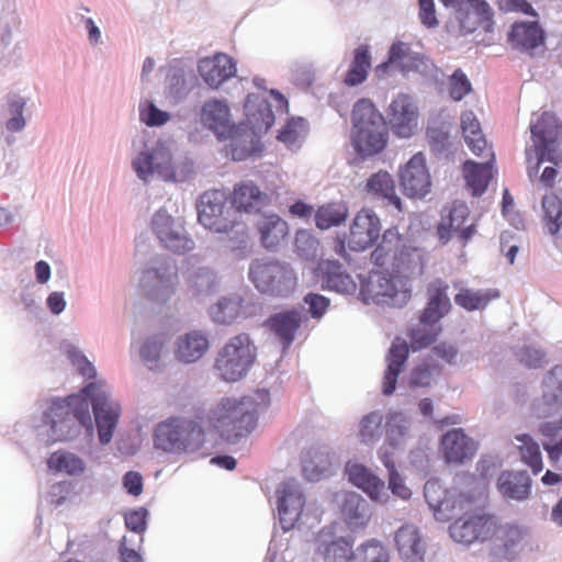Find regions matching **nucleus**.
I'll list each match as a JSON object with an SVG mask.
<instances>
[{
	"mask_svg": "<svg viewBox=\"0 0 562 562\" xmlns=\"http://www.w3.org/2000/svg\"><path fill=\"white\" fill-rule=\"evenodd\" d=\"M516 440L520 442L518 450L524 463L529 465L535 474L542 471V457L539 445L529 435H518Z\"/></svg>",
	"mask_w": 562,
	"mask_h": 562,
	"instance_id": "nucleus-50",
	"label": "nucleus"
},
{
	"mask_svg": "<svg viewBox=\"0 0 562 562\" xmlns=\"http://www.w3.org/2000/svg\"><path fill=\"white\" fill-rule=\"evenodd\" d=\"M440 373V367L435 363L423 362L415 367L409 375V385L414 387L429 386L435 374Z\"/></svg>",
	"mask_w": 562,
	"mask_h": 562,
	"instance_id": "nucleus-56",
	"label": "nucleus"
},
{
	"mask_svg": "<svg viewBox=\"0 0 562 562\" xmlns=\"http://www.w3.org/2000/svg\"><path fill=\"white\" fill-rule=\"evenodd\" d=\"M304 302L308 305V312L314 318H321L329 306V300L317 293H308Z\"/></svg>",
	"mask_w": 562,
	"mask_h": 562,
	"instance_id": "nucleus-60",
	"label": "nucleus"
},
{
	"mask_svg": "<svg viewBox=\"0 0 562 562\" xmlns=\"http://www.w3.org/2000/svg\"><path fill=\"white\" fill-rule=\"evenodd\" d=\"M461 130L468 147L474 155L482 156L484 150H490L480 122L472 111H465L461 114Z\"/></svg>",
	"mask_w": 562,
	"mask_h": 562,
	"instance_id": "nucleus-38",
	"label": "nucleus"
},
{
	"mask_svg": "<svg viewBox=\"0 0 562 562\" xmlns=\"http://www.w3.org/2000/svg\"><path fill=\"white\" fill-rule=\"evenodd\" d=\"M257 358V348L249 335L233 336L217 351L213 368L227 382H236L247 374Z\"/></svg>",
	"mask_w": 562,
	"mask_h": 562,
	"instance_id": "nucleus-6",
	"label": "nucleus"
},
{
	"mask_svg": "<svg viewBox=\"0 0 562 562\" xmlns=\"http://www.w3.org/2000/svg\"><path fill=\"white\" fill-rule=\"evenodd\" d=\"M501 293L497 289H487L474 291L471 289H462L454 296V302L467 311H475L485 308L492 301L498 299Z\"/></svg>",
	"mask_w": 562,
	"mask_h": 562,
	"instance_id": "nucleus-43",
	"label": "nucleus"
},
{
	"mask_svg": "<svg viewBox=\"0 0 562 562\" xmlns=\"http://www.w3.org/2000/svg\"><path fill=\"white\" fill-rule=\"evenodd\" d=\"M456 18L463 34L487 33L494 26L493 10L485 0H472L471 4L456 12Z\"/></svg>",
	"mask_w": 562,
	"mask_h": 562,
	"instance_id": "nucleus-19",
	"label": "nucleus"
},
{
	"mask_svg": "<svg viewBox=\"0 0 562 562\" xmlns=\"http://www.w3.org/2000/svg\"><path fill=\"white\" fill-rule=\"evenodd\" d=\"M496 518L488 514H465L450 525L449 531L456 542L471 544L493 539Z\"/></svg>",
	"mask_w": 562,
	"mask_h": 562,
	"instance_id": "nucleus-13",
	"label": "nucleus"
},
{
	"mask_svg": "<svg viewBox=\"0 0 562 562\" xmlns=\"http://www.w3.org/2000/svg\"><path fill=\"white\" fill-rule=\"evenodd\" d=\"M408 439V420L401 413H393L386 422V443L392 449L405 446Z\"/></svg>",
	"mask_w": 562,
	"mask_h": 562,
	"instance_id": "nucleus-48",
	"label": "nucleus"
},
{
	"mask_svg": "<svg viewBox=\"0 0 562 562\" xmlns=\"http://www.w3.org/2000/svg\"><path fill=\"white\" fill-rule=\"evenodd\" d=\"M169 114L156 108L154 103H148L146 109H140V120L148 126H158L165 124Z\"/></svg>",
	"mask_w": 562,
	"mask_h": 562,
	"instance_id": "nucleus-61",
	"label": "nucleus"
},
{
	"mask_svg": "<svg viewBox=\"0 0 562 562\" xmlns=\"http://www.w3.org/2000/svg\"><path fill=\"white\" fill-rule=\"evenodd\" d=\"M364 189L374 198L387 200L398 211H402V200L396 194L394 179L387 171L380 170L373 173L367 180Z\"/></svg>",
	"mask_w": 562,
	"mask_h": 562,
	"instance_id": "nucleus-37",
	"label": "nucleus"
},
{
	"mask_svg": "<svg viewBox=\"0 0 562 562\" xmlns=\"http://www.w3.org/2000/svg\"><path fill=\"white\" fill-rule=\"evenodd\" d=\"M395 544L405 562H424L425 546L417 527L402 526L395 533Z\"/></svg>",
	"mask_w": 562,
	"mask_h": 562,
	"instance_id": "nucleus-30",
	"label": "nucleus"
},
{
	"mask_svg": "<svg viewBox=\"0 0 562 562\" xmlns=\"http://www.w3.org/2000/svg\"><path fill=\"white\" fill-rule=\"evenodd\" d=\"M425 269L424 254L418 248L402 251L398 258L400 274L372 272L360 286V296L366 304L401 305L412 294L409 279L422 276Z\"/></svg>",
	"mask_w": 562,
	"mask_h": 562,
	"instance_id": "nucleus-2",
	"label": "nucleus"
},
{
	"mask_svg": "<svg viewBox=\"0 0 562 562\" xmlns=\"http://www.w3.org/2000/svg\"><path fill=\"white\" fill-rule=\"evenodd\" d=\"M198 71L210 88L217 89L236 75L237 68L231 56L216 53L213 56L202 58L199 61Z\"/></svg>",
	"mask_w": 562,
	"mask_h": 562,
	"instance_id": "nucleus-20",
	"label": "nucleus"
},
{
	"mask_svg": "<svg viewBox=\"0 0 562 562\" xmlns=\"http://www.w3.org/2000/svg\"><path fill=\"white\" fill-rule=\"evenodd\" d=\"M487 156L490 157V160L484 164L467 160L463 165V173L467 184L474 195H481L486 190L492 178L494 154L491 150H487Z\"/></svg>",
	"mask_w": 562,
	"mask_h": 562,
	"instance_id": "nucleus-36",
	"label": "nucleus"
},
{
	"mask_svg": "<svg viewBox=\"0 0 562 562\" xmlns=\"http://www.w3.org/2000/svg\"><path fill=\"white\" fill-rule=\"evenodd\" d=\"M164 346L165 341L158 337L148 339L143 345L140 349V357L143 361L149 367V369H154V367L157 364Z\"/></svg>",
	"mask_w": 562,
	"mask_h": 562,
	"instance_id": "nucleus-58",
	"label": "nucleus"
},
{
	"mask_svg": "<svg viewBox=\"0 0 562 562\" xmlns=\"http://www.w3.org/2000/svg\"><path fill=\"white\" fill-rule=\"evenodd\" d=\"M398 180L404 195L411 199H423L430 193L432 182L424 154H415L400 168Z\"/></svg>",
	"mask_w": 562,
	"mask_h": 562,
	"instance_id": "nucleus-12",
	"label": "nucleus"
},
{
	"mask_svg": "<svg viewBox=\"0 0 562 562\" xmlns=\"http://www.w3.org/2000/svg\"><path fill=\"white\" fill-rule=\"evenodd\" d=\"M91 401L99 439L102 445L109 443L120 416V405L109 400L104 383L92 382L82 389L80 394L66 398H54L44 412V423L50 427L54 441H64L71 436L70 423L76 418L82 426L92 430L89 414Z\"/></svg>",
	"mask_w": 562,
	"mask_h": 562,
	"instance_id": "nucleus-1",
	"label": "nucleus"
},
{
	"mask_svg": "<svg viewBox=\"0 0 562 562\" xmlns=\"http://www.w3.org/2000/svg\"><path fill=\"white\" fill-rule=\"evenodd\" d=\"M153 228L166 248L175 252L191 249L192 241L173 229V220L166 212L158 211L154 215Z\"/></svg>",
	"mask_w": 562,
	"mask_h": 562,
	"instance_id": "nucleus-29",
	"label": "nucleus"
},
{
	"mask_svg": "<svg viewBox=\"0 0 562 562\" xmlns=\"http://www.w3.org/2000/svg\"><path fill=\"white\" fill-rule=\"evenodd\" d=\"M381 461L389 471V488L391 492L401 499H409L412 496V491L404 484V481L396 471L395 463L386 449H384L381 453Z\"/></svg>",
	"mask_w": 562,
	"mask_h": 562,
	"instance_id": "nucleus-53",
	"label": "nucleus"
},
{
	"mask_svg": "<svg viewBox=\"0 0 562 562\" xmlns=\"http://www.w3.org/2000/svg\"><path fill=\"white\" fill-rule=\"evenodd\" d=\"M190 282L199 291H209L214 286L216 276L211 269L201 268L191 277Z\"/></svg>",
	"mask_w": 562,
	"mask_h": 562,
	"instance_id": "nucleus-62",
	"label": "nucleus"
},
{
	"mask_svg": "<svg viewBox=\"0 0 562 562\" xmlns=\"http://www.w3.org/2000/svg\"><path fill=\"white\" fill-rule=\"evenodd\" d=\"M424 496L436 519L441 521L453 519L469 504L464 495L450 493L436 480L426 482Z\"/></svg>",
	"mask_w": 562,
	"mask_h": 562,
	"instance_id": "nucleus-14",
	"label": "nucleus"
},
{
	"mask_svg": "<svg viewBox=\"0 0 562 562\" xmlns=\"http://www.w3.org/2000/svg\"><path fill=\"white\" fill-rule=\"evenodd\" d=\"M47 465L56 472H65L69 475H79L83 473L86 465L81 458L68 451H56L50 454Z\"/></svg>",
	"mask_w": 562,
	"mask_h": 562,
	"instance_id": "nucleus-46",
	"label": "nucleus"
},
{
	"mask_svg": "<svg viewBox=\"0 0 562 562\" xmlns=\"http://www.w3.org/2000/svg\"><path fill=\"white\" fill-rule=\"evenodd\" d=\"M519 360L529 368H540L544 360V353L532 348H524L519 352Z\"/></svg>",
	"mask_w": 562,
	"mask_h": 562,
	"instance_id": "nucleus-64",
	"label": "nucleus"
},
{
	"mask_svg": "<svg viewBox=\"0 0 562 562\" xmlns=\"http://www.w3.org/2000/svg\"><path fill=\"white\" fill-rule=\"evenodd\" d=\"M125 526L136 533H144L147 528V510L143 507L126 513L124 516Z\"/></svg>",
	"mask_w": 562,
	"mask_h": 562,
	"instance_id": "nucleus-59",
	"label": "nucleus"
},
{
	"mask_svg": "<svg viewBox=\"0 0 562 562\" xmlns=\"http://www.w3.org/2000/svg\"><path fill=\"white\" fill-rule=\"evenodd\" d=\"M138 178L147 181L148 177L157 173L164 180H175L176 172L172 167L171 154L164 146H157L150 151L140 153L133 161Z\"/></svg>",
	"mask_w": 562,
	"mask_h": 562,
	"instance_id": "nucleus-16",
	"label": "nucleus"
},
{
	"mask_svg": "<svg viewBox=\"0 0 562 562\" xmlns=\"http://www.w3.org/2000/svg\"><path fill=\"white\" fill-rule=\"evenodd\" d=\"M469 215L470 210L464 202H453L449 215L438 226L439 238L446 243L451 233L457 232L462 243H468L475 233L474 224L465 225Z\"/></svg>",
	"mask_w": 562,
	"mask_h": 562,
	"instance_id": "nucleus-23",
	"label": "nucleus"
},
{
	"mask_svg": "<svg viewBox=\"0 0 562 562\" xmlns=\"http://www.w3.org/2000/svg\"><path fill=\"white\" fill-rule=\"evenodd\" d=\"M409 355V347L406 341L396 338L386 355V370L383 376L382 392L384 395H392L396 389L397 378L403 371Z\"/></svg>",
	"mask_w": 562,
	"mask_h": 562,
	"instance_id": "nucleus-27",
	"label": "nucleus"
},
{
	"mask_svg": "<svg viewBox=\"0 0 562 562\" xmlns=\"http://www.w3.org/2000/svg\"><path fill=\"white\" fill-rule=\"evenodd\" d=\"M508 41L515 48L531 52L543 45L544 34L538 22H519L513 25Z\"/></svg>",
	"mask_w": 562,
	"mask_h": 562,
	"instance_id": "nucleus-33",
	"label": "nucleus"
},
{
	"mask_svg": "<svg viewBox=\"0 0 562 562\" xmlns=\"http://www.w3.org/2000/svg\"><path fill=\"white\" fill-rule=\"evenodd\" d=\"M355 562H389V552L381 542L371 540L353 553Z\"/></svg>",
	"mask_w": 562,
	"mask_h": 562,
	"instance_id": "nucleus-55",
	"label": "nucleus"
},
{
	"mask_svg": "<svg viewBox=\"0 0 562 562\" xmlns=\"http://www.w3.org/2000/svg\"><path fill=\"white\" fill-rule=\"evenodd\" d=\"M475 443L461 428L446 432L440 440V451L447 463L460 464L473 458Z\"/></svg>",
	"mask_w": 562,
	"mask_h": 562,
	"instance_id": "nucleus-22",
	"label": "nucleus"
},
{
	"mask_svg": "<svg viewBox=\"0 0 562 562\" xmlns=\"http://www.w3.org/2000/svg\"><path fill=\"white\" fill-rule=\"evenodd\" d=\"M497 488L506 498L522 501L530 494L531 480L525 471H504L497 479Z\"/></svg>",
	"mask_w": 562,
	"mask_h": 562,
	"instance_id": "nucleus-35",
	"label": "nucleus"
},
{
	"mask_svg": "<svg viewBox=\"0 0 562 562\" xmlns=\"http://www.w3.org/2000/svg\"><path fill=\"white\" fill-rule=\"evenodd\" d=\"M351 144L357 154L370 157L381 153L387 145L386 122L374 103L360 99L351 112Z\"/></svg>",
	"mask_w": 562,
	"mask_h": 562,
	"instance_id": "nucleus-3",
	"label": "nucleus"
},
{
	"mask_svg": "<svg viewBox=\"0 0 562 562\" xmlns=\"http://www.w3.org/2000/svg\"><path fill=\"white\" fill-rule=\"evenodd\" d=\"M248 276L260 293L276 297L288 296L297 284L293 268L279 260L256 259L249 266Z\"/></svg>",
	"mask_w": 562,
	"mask_h": 562,
	"instance_id": "nucleus-8",
	"label": "nucleus"
},
{
	"mask_svg": "<svg viewBox=\"0 0 562 562\" xmlns=\"http://www.w3.org/2000/svg\"><path fill=\"white\" fill-rule=\"evenodd\" d=\"M178 283L177 267L165 258H156L150 267L143 270L139 288L153 300L166 301Z\"/></svg>",
	"mask_w": 562,
	"mask_h": 562,
	"instance_id": "nucleus-11",
	"label": "nucleus"
},
{
	"mask_svg": "<svg viewBox=\"0 0 562 562\" xmlns=\"http://www.w3.org/2000/svg\"><path fill=\"white\" fill-rule=\"evenodd\" d=\"M244 110L247 123L255 133L267 132L274 123L271 104L261 94H248Z\"/></svg>",
	"mask_w": 562,
	"mask_h": 562,
	"instance_id": "nucleus-26",
	"label": "nucleus"
},
{
	"mask_svg": "<svg viewBox=\"0 0 562 562\" xmlns=\"http://www.w3.org/2000/svg\"><path fill=\"white\" fill-rule=\"evenodd\" d=\"M381 232V221L374 211L361 209L355 215L346 237L352 251H363L372 247Z\"/></svg>",
	"mask_w": 562,
	"mask_h": 562,
	"instance_id": "nucleus-15",
	"label": "nucleus"
},
{
	"mask_svg": "<svg viewBox=\"0 0 562 562\" xmlns=\"http://www.w3.org/2000/svg\"><path fill=\"white\" fill-rule=\"evenodd\" d=\"M302 314L296 310L281 312L272 315L267 325L269 329L280 339L284 349L289 348L294 340L295 334L302 324Z\"/></svg>",
	"mask_w": 562,
	"mask_h": 562,
	"instance_id": "nucleus-31",
	"label": "nucleus"
},
{
	"mask_svg": "<svg viewBox=\"0 0 562 562\" xmlns=\"http://www.w3.org/2000/svg\"><path fill=\"white\" fill-rule=\"evenodd\" d=\"M261 245L268 250H277L289 235L288 223L277 214L262 217L258 223Z\"/></svg>",
	"mask_w": 562,
	"mask_h": 562,
	"instance_id": "nucleus-32",
	"label": "nucleus"
},
{
	"mask_svg": "<svg viewBox=\"0 0 562 562\" xmlns=\"http://www.w3.org/2000/svg\"><path fill=\"white\" fill-rule=\"evenodd\" d=\"M327 533L322 531L318 535L319 546L317 550L323 554L326 562H348L353 559L352 543L345 538H338L330 542L325 540Z\"/></svg>",
	"mask_w": 562,
	"mask_h": 562,
	"instance_id": "nucleus-42",
	"label": "nucleus"
},
{
	"mask_svg": "<svg viewBox=\"0 0 562 562\" xmlns=\"http://www.w3.org/2000/svg\"><path fill=\"white\" fill-rule=\"evenodd\" d=\"M418 112L411 97L397 95L390 104L389 121L393 133L403 138L411 137L417 126Z\"/></svg>",
	"mask_w": 562,
	"mask_h": 562,
	"instance_id": "nucleus-18",
	"label": "nucleus"
},
{
	"mask_svg": "<svg viewBox=\"0 0 562 562\" xmlns=\"http://www.w3.org/2000/svg\"><path fill=\"white\" fill-rule=\"evenodd\" d=\"M210 342L201 331L193 330L179 337L176 344L175 356L184 363H192L201 359L207 351Z\"/></svg>",
	"mask_w": 562,
	"mask_h": 562,
	"instance_id": "nucleus-34",
	"label": "nucleus"
},
{
	"mask_svg": "<svg viewBox=\"0 0 562 562\" xmlns=\"http://www.w3.org/2000/svg\"><path fill=\"white\" fill-rule=\"evenodd\" d=\"M525 539V531L516 525H499L495 520V532L493 539L497 548L508 552L517 548Z\"/></svg>",
	"mask_w": 562,
	"mask_h": 562,
	"instance_id": "nucleus-47",
	"label": "nucleus"
},
{
	"mask_svg": "<svg viewBox=\"0 0 562 562\" xmlns=\"http://www.w3.org/2000/svg\"><path fill=\"white\" fill-rule=\"evenodd\" d=\"M348 217V207L344 203L329 202L321 205L314 213L315 225L319 229L339 226Z\"/></svg>",
	"mask_w": 562,
	"mask_h": 562,
	"instance_id": "nucleus-44",
	"label": "nucleus"
},
{
	"mask_svg": "<svg viewBox=\"0 0 562 562\" xmlns=\"http://www.w3.org/2000/svg\"><path fill=\"white\" fill-rule=\"evenodd\" d=\"M371 68V55L367 45H360L353 50V57L348 71L344 77V83L353 87L362 83Z\"/></svg>",
	"mask_w": 562,
	"mask_h": 562,
	"instance_id": "nucleus-40",
	"label": "nucleus"
},
{
	"mask_svg": "<svg viewBox=\"0 0 562 562\" xmlns=\"http://www.w3.org/2000/svg\"><path fill=\"white\" fill-rule=\"evenodd\" d=\"M307 131L305 120L297 117L289 120L279 131L277 138L289 148H297Z\"/></svg>",
	"mask_w": 562,
	"mask_h": 562,
	"instance_id": "nucleus-51",
	"label": "nucleus"
},
{
	"mask_svg": "<svg viewBox=\"0 0 562 562\" xmlns=\"http://www.w3.org/2000/svg\"><path fill=\"white\" fill-rule=\"evenodd\" d=\"M201 121L204 126L213 131L218 138L232 134L234 125L231 121L229 106L226 101L212 99L206 101L201 111Z\"/></svg>",
	"mask_w": 562,
	"mask_h": 562,
	"instance_id": "nucleus-25",
	"label": "nucleus"
},
{
	"mask_svg": "<svg viewBox=\"0 0 562 562\" xmlns=\"http://www.w3.org/2000/svg\"><path fill=\"white\" fill-rule=\"evenodd\" d=\"M448 289V283L441 279H436L428 284V302L420 315V323L424 327L431 326V328L412 329L409 338L413 350L428 347L436 340L439 329L434 328V325L437 324L451 307Z\"/></svg>",
	"mask_w": 562,
	"mask_h": 562,
	"instance_id": "nucleus-9",
	"label": "nucleus"
},
{
	"mask_svg": "<svg viewBox=\"0 0 562 562\" xmlns=\"http://www.w3.org/2000/svg\"><path fill=\"white\" fill-rule=\"evenodd\" d=\"M341 514L349 526L363 527L369 520V505L357 493H347L341 506Z\"/></svg>",
	"mask_w": 562,
	"mask_h": 562,
	"instance_id": "nucleus-39",
	"label": "nucleus"
},
{
	"mask_svg": "<svg viewBox=\"0 0 562 562\" xmlns=\"http://www.w3.org/2000/svg\"><path fill=\"white\" fill-rule=\"evenodd\" d=\"M259 405L251 396L223 398L212 411L213 426L228 441L249 435L257 425Z\"/></svg>",
	"mask_w": 562,
	"mask_h": 562,
	"instance_id": "nucleus-4",
	"label": "nucleus"
},
{
	"mask_svg": "<svg viewBox=\"0 0 562 562\" xmlns=\"http://www.w3.org/2000/svg\"><path fill=\"white\" fill-rule=\"evenodd\" d=\"M542 207L548 231L555 235L562 228V201L554 193L547 194L542 199Z\"/></svg>",
	"mask_w": 562,
	"mask_h": 562,
	"instance_id": "nucleus-52",
	"label": "nucleus"
},
{
	"mask_svg": "<svg viewBox=\"0 0 562 562\" xmlns=\"http://www.w3.org/2000/svg\"><path fill=\"white\" fill-rule=\"evenodd\" d=\"M383 417L378 412H371L363 416L360 422L359 437L363 443H373L378 441L382 435Z\"/></svg>",
	"mask_w": 562,
	"mask_h": 562,
	"instance_id": "nucleus-54",
	"label": "nucleus"
},
{
	"mask_svg": "<svg viewBox=\"0 0 562 562\" xmlns=\"http://www.w3.org/2000/svg\"><path fill=\"white\" fill-rule=\"evenodd\" d=\"M403 244V236L397 227H390L382 234L381 240L371 252V261L375 266H383L391 255H396Z\"/></svg>",
	"mask_w": 562,
	"mask_h": 562,
	"instance_id": "nucleus-45",
	"label": "nucleus"
},
{
	"mask_svg": "<svg viewBox=\"0 0 562 562\" xmlns=\"http://www.w3.org/2000/svg\"><path fill=\"white\" fill-rule=\"evenodd\" d=\"M419 19L427 27H434L438 24L435 13L434 0H418Z\"/></svg>",
	"mask_w": 562,
	"mask_h": 562,
	"instance_id": "nucleus-63",
	"label": "nucleus"
},
{
	"mask_svg": "<svg viewBox=\"0 0 562 562\" xmlns=\"http://www.w3.org/2000/svg\"><path fill=\"white\" fill-rule=\"evenodd\" d=\"M533 149L537 155L535 167L528 168V176L533 177L543 161H551L554 165L562 162V155L558 150V138L560 126L555 117L550 113H542L535 124L531 125Z\"/></svg>",
	"mask_w": 562,
	"mask_h": 562,
	"instance_id": "nucleus-10",
	"label": "nucleus"
},
{
	"mask_svg": "<svg viewBox=\"0 0 562 562\" xmlns=\"http://www.w3.org/2000/svg\"><path fill=\"white\" fill-rule=\"evenodd\" d=\"M199 420L169 418L155 428L154 445L166 452L182 453L199 450L204 442L202 417Z\"/></svg>",
	"mask_w": 562,
	"mask_h": 562,
	"instance_id": "nucleus-5",
	"label": "nucleus"
},
{
	"mask_svg": "<svg viewBox=\"0 0 562 562\" xmlns=\"http://www.w3.org/2000/svg\"><path fill=\"white\" fill-rule=\"evenodd\" d=\"M241 312V299L238 296L224 297L211 307L210 314L214 322L231 324Z\"/></svg>",
	"mask_w": 562,
	"mask_h": 562,
	"instance_id": "nucleus-49",
	"label": "nucleus"
},
{
	"mask_svg": "<svg viewBox=\"0 0 562 562\" xmlns=\"http://www.w3.org/2000/svg\"><path fill=\"white\" fill-rule=\"evenodd\" d=\"M386 64L395 66L401 71L406 72L418 69L422 64V56L413 52L408 43L396 41L390 47Z\"/></svg>",
	"mask_w": 562,
	"mask_h": 562,
	"instance_id": "nucleus-41",
	"label": "nucleus"
},
{
	"mask_svg": "<svg viewBox=\"0 0 562 562\" xmlns=\"http://www.w3.org/2000/svg\"><path fill=\"white\" fill-rule=\"evenodd\" d=\"M346 472L349 481L368 494L372 501L379 503L386 502L387 495L384 482L366 467L358 463H347Z\"/></svg>",
	"mask_w": 562,
	"mask_h": 562,
	"instance_id": "nucleus-28",
	"label": "nucleus"
},
{
	"mask_svg": "<svg viewBox=\"0 0 562 562\" xmlns=\"http://www.w3.org/2000/svg\"><path fill=\"white\" fill-rule=\"evenodd\" d=\"M277 493L280 521L282 528L289 530L303 512L304 497L291 482H283Z\"/></svg>",
	"mask_w": 562,
	"mask_h": 562,
	"instance_id": "nucleus-24",
	"label": "nucleus"
},
{
	"mask_svg": "<svg viewBox=\"0 0 562 562\" xmlns=\"http://www.w3.org/2000/svg\"><path fill=\"white\" fill-rule=\"evenodd\" d=\"M227 195L221 190L204 192L198 202V220L205 228L216 233H227L236 229L240 236V244L248 239L247 227L232 212V206L226 207Z\"/></svg>",
	"mask_w": 562,
	"mask_h": 562,
	"instance_id": "nucleus-7",
	"label": "nucleus"
},
{
	"mask_svg": "<svg viewBox=\"0 0 562 562\" xmlns=\"http://www.w3.org/2000/svg\"><path fill=\"white\" fill-rule=\"evenodd\" d=\"M317 276L323 288L340 294H355L358 288L356 280L337 260H322L317 266Z\"/></svg>",
	"mask_w": 562,
	"mask_h": 562,
	"instance_id": "nucleus-21",
	"label": "nucleus"
},
{
	"mask_svg": "<svg viewBox=\"0 0 562 562\" xmlns=\"http://www.w3.org/2000/svg\"><path fill=\"white\" fill-rule=\"evenodd\" d=\"M232 212H236L239 221L241 213L252 214L259 212L269 202L268 194L251 180H243L233 187L227 195Z\"/></svg>",
	"mask_w": 562,
	"mask_h": 562,
	"instance_id": "nucleus-17",
	"label": "nucleus"
},
{
	"mask_svg": "<svg viewBox=\"0 0 562 562\" xmlns=\"http://www.w3.org/2000/svg\"><path fill=\"white\" fill-rule=\"evenodd\" d=\"M449 95L454 101L462 100L472 91V85L468 76L460 69H456L448 79Z\"/></svg>",
	"mask_w": 562,
	"mask_h": 562,
	"instance_id": "nucleus-57",
	"label": "nucleus"
}]
</instances>
